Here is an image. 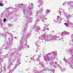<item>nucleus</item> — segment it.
<instances>
[{
	"label": "nucleus",
	"instance_id": "f257e3e1",
	"mask_svg": "<svg viewBox=\"0 0 73 73\" xmlns=\"http://www.w3.org/2000/svg\"><path fill=\"white\" fill-rule=\"evenodd\" d=\"M24 5L23 4L19 3L18 4V7H16L15 8V9H16V10H17L19 8H17L19 7H21V8H22L23 7V11L24 14V17H25L26 18V21H27V17H30V18H32V20L33 19V18L29 16L26 15L25 14V12H27L29 16H32V15H33L32 10L33 9V3H31V5L29 6L28 10V9H27V8H25V5Z\"/></svg>",
	"mask_w": 73,
	"mask_h": 73
},
{
	"label": "nucleus",
	"instance_id": "f03ea898",
	"mask_svg": "<svg viewBox=\"0 0 73 73\" xmlns=\"http://www.w3.org/2000/svg\"><path fill=\"white\" fill-rule=\"evenodd\" d=\"M57 52H52L47 54L44 56V60L45 61H47L49 60H53L56 58L57 55Z\"/></svg>",
	"mask_w": 73,
	"mask_h": 73
},
{
	"label": "nucleus",
	"instance_id": "7ed1b4c3",
	"mask_svg": "<svg viewBox=\"0 0 73 73\" xmlns=\"http://www.w3.org/2000/svg\"><path fill=\"white\" fill-rule=\"evenodd\" d=\"M25 33H26V32L24 31V30H23L21 32V35H22L23 36L22 38V40L20 41V44L21 45H23L24 46H26L27 45V41L26 40L28 38H29L30 37V36H29V35H31V33H29L27 34L25 36V38L24 37V34Z\"/></svg>",
	"mask_w": 73,
	"mask_h": 73
},
{
	"label": "nucleus",
	"instance_id": "20e7f679",
	"mask_svg": "<svg viewBox=\"0 0 73 73\" xmlns=\"http://www.w3.org/2000/svg\"><path fill=\"white\" fill-rule=\"evenodd\" d=\"M21 46H20V48H10V50L11 52H13L12 53H11L9 52L8 54H7L6 55L3 56L4 57V58H5L6 57H9V56H13L14 54H17V51L19 50V49H21Z\"/></svg>",
	"mask_w": 73,
	"mask_h": 73
},
{
	"label": "nucleus",
	"instance_id": "39448f33",
	"mask_svg": "<svg viewBox=\"0 0 73 73\" xmlns=\"http://www.w3.org/2000/svg\"><path fill=\"white\" fill-rule=\"evenodd\" d=\"M52 35H47V33H45L40 36L39 37V39L42 40H45L47 41H49L52 40L53 39L52 38Z\"/></svg>",
	"mask_w": 73,
	"mask_h": 73
},
{
	"label": "nucleus",
	"instance_id": "423d86ee",
	"mask_svg": "<svg viewBox=\"0 0 73 73\" xmlns=\"http://www.w3.org/2000/svg\"><path fill=\"white\" fill-rule=\"evenodd\" d=\"M50 64L51 65H52V66H53L54 68H56L58 67L59 69H60L62 71H65L66 70V69L65 68H62L58 64L57 62H54L53 61H51L50 62Z\"/></svg>",
	"mask_w": 73,
	"mask_h": 73
},
{
	"label": "nucleus",
	"instance_id": "0eeeda50",
	"mask_svg": "<svg viewBox=\"0 0 73 73\" xmlns=\"http://www.w3.org/2000/svg\"><path fill=\"white\" fill-rule=\"evenodd\" d=\"M36 17L37 18L36 20V22H38L40 20V19H41V20L43 22H45V20L43 19H45V20H47V19H48L46 16L42 17L41 15L37 14H36Z\"/></svg>",
	"mask_w": 73,
	"mask_h": 73
},
{
	"label": "nucleus",
	"instance_id": "6e6552de",
	"mask_svg": "<svg viewBox=\"0 0 73 73\" xmlns=\"http://www.w3.org/2000/svg\"><path fill=\"white\" fill-rule=\"evenodd\" d=\"M26 18H27V19L26 20V24L25 26L24 31V32H26V31H27V28L28 27V26L27 25L28 24V23H30V21L31 22L32 21V18H29L26 17Z\"/></svg>",
	"mask_w": 73,
	"mask_h": 73
},
{
	"label": "nucleus",
	"instance_id": "1a4fd4ad",
	"mask_svg": "<svg viewBox=\"0 0 73 73\" xmlns=\"http://www.w3.org/2000/svg\"><path fill=\"white\" fill-rule=\"evenodd\" d=\"M9 40V42H8L6 44H4L3 45V46H6L5 48L6 49H8V48H9V47L10 46H12V42H11V38H8Z\"/></svg>",
	"mask_w": 73,
	"mask_h": 73
},
{
	"label": "nucleus",
	"instance_id": "9d476101",
	"mask_svg": "<svg viewBox=\"0 0 73 73\" xmlns=\"http://www.w3.org/2000/svg\"><path fill=\"white\" fill-rule=\"evenodd\" d=\"M40 64L41 65V66L42 68H44L43 70V71H45V70H48V71H50V72H54L55 71V69H48V68H47L46 67H45L44 66V65L43 64V62H41L40 63Z\"/></svg>",
	"mask_w": 73,
	"mask_h": 73
},
{
	"label": "nucleus",
	"instance_id": "9b49d317",
	"mask_svg": "<svg viewBox=\"0 0 73 73\" xmlns=\"http://www.w3.org/2000/svg\"><path fill=\"white\" fill-rule=\"evenodd\" d=\"M33 28L35 29V31L36 32L37 34L39 33V31L40 30V27L38 26H37L36 25H35L34 27Z\"/></svg>",
	"mask_w": 73,
	"mask_h": 73
},
{
	"label": "nucleus",
	"instance_id": "f8f14e48",
	"mask_svg": "<svg viewBox=\"0 0 73 73\" xmlns=\"http://www.w3.org/2000/svg\"><path fill=\"white\" fill-rule=\"evenodd\" d=\"M61 15L60 16V17L59 16H58L57 17V19H55L54 20V22L55 23H57L58 22V23H60L61 22V21L62 20V19H61Z\"/></svg>",
	"mask_w": 73,
	"mask_h": 73
},
{
	"label": "nucleus",
	"instance_id": "ddd939ff",
	"mask_svg": "<svg viewBox=\"0 0 73 73\" xmlns=\"http://www.w3.org/2000/svg\"><path fill=\"white\" fill-rule=\"evenodd\" d=\"M13 61H14V60L12 58H10L9 59V65L7 67V68H8V69L10 68L11 66H12V62Z\"/></svg>",
	"mask_w": 73,
	"mask_h": 73
},
{
	"label": "nucleus",
	"instance_id": "4468645a",
	"mask_svg": "<svg viewBox=\"0 0 73 73\" xmlns=\"http://www.w3.org/2000/svg\"><path fill=\"white\" fill-rule=\"evenodd\" d=\"M60 9V12H59V13H60V15H61V13H62V12H63L62 13L64 15L65 17H68L69 15H68V13L65 12H64V10H63L62 9Z\"/></svg>",
	"mask_w": 73,
	"mask_h": 73
},
{
	"label": "nucleus",
	"instance_id": "2eb2a0df",
	"mask_svg": "<svg viewBox=\"0 0 73 73\" xmlns=\"http://www.w3.org/2000/svg\"><path fill=\"white\" fill-rule=\"evenodd\" d=\"M65 35H69V33L66 32L65 31H64L62 32L61 33V36H64Z\"/></svg>",
	"mask_w": 73,
	"mask_h": 73
},
{
	"label": "nucleus",
	"instance_id": "dca6fc26",
	"mask_svg": "<svg viewBox=\"0 0 73 73\" xmlns=\"http://www.w3.org/2000/svg\"><path fill=\"white\" fill-rule=\"evenodd\" d=\"M55 37L56 38V40H61V39L62 40L63 39L62 37H60V36H56Z\"/></svg>",
	"mask_w": 73,
	"mask_h": 73
},
{
	"label": "nucleus",
	"instance_id": "f3484780",
	"mask_svg": "<svg viewBox=\"0 0 73 73\" xmlns=\"http://www.w3.org/2000/svg\"><path fill=\"white\" fill-rule=\"evenodd\" d=\"M44 11V9H43V8H42L40 9V11H38L36 12V14L38 15H39V14H41V13H42V11Z\"/></svg>",
	"mask_w": 73,
	"mask_h": 73
},
{
	"label": "nucleus",
	"instance_id": "a211bd4d",
	"mask_svg": "<svg viewBox=\"0 0 73 73\" xmlns=\"http://www.w3.org/2000/svg\"><path fill=\"white\" fill-rule=\"evenodd\" d=\"M36 68H33V73H42V71H40V72H39L38 71H36Z\"/></svg>",
	"mask_w": 73,
	"mask_h": 73
},
{
	"label": "nucleus",
	"instance_id": "6ab92c4d",
	"mask_svg": "<svg viewBox=\"0 0 73 73\" xmlns=\"http://www.w3.org/2000/svg\"><path fill=\"white\" fill-rule=\"evenodd\" d=\"M50 12V10L47 9L46 11L44 13V15H46L48 13H49Z\"/></svg>",
	"mask_w": 73,
	"mask_h": 73
},
{
	"label": "nucleus",
	"instance_id": "aec40b11",
	"mask_svg": "<svg viewBox=\"0 0 73 73\" xmlns=\"http://www.w3.org/2000/svg\"><path fill=\"white\" fill-rule=\"evenodd\" d=\"M20 64H21V62H20V60H18L17 62V64L16 65H15V66L17 67V66L19 65Z\"/></svg>",
	"mask_w": 73,
	"mask_h": 73
},
{
	"label": "nucleus",
	"instance_id": "412c9836",
	"mask_svg": "<svg viewBox=\"0 0 73 73\" xmlns=\"http://www.w3.org/2000/svg\"><path fill=\"white\" fill-rule=\"evenodd\" d=\"M67 23H65L64 25H65L66 26L68 27L69 25V24H70V22L67 21Z\"/></svg>",
	"mask_w": 73,
	"mask_h": 73
},
{
	"label": "nucleus",
	"instance_id": "4be33fe9",
	"mask_svg": "<svg viewBox=\"0 0 73 73\" xmlns=\"http://www.w3.org/2000/svg\"><path fill=\"white\" fill-rule=\"evenodd\" d=\"M38 2H40V5H42L43 4H44V2H43L42 0H38Z\"/></svg>",
	"mask_w": 73,
	"mask_h": 73
},
{
	"label": "nucleus",
	"instance_id": "5701e85b",
	"mask_svg": "<svg viewBox=\"0 0 73 73\" xmlns=\"http://www.w3.org/2000/svg\"><path fill=\"white\" fill-rule=\"evenodd\" d=\"M68 4H69L70 6H73V1L69 2L68 3Z\"/></svg>",
	"mask_w": 73,
	"mask_h": 73
},
{
	"label": "nucleus",
	"instance_id": "b1692460",
	"mask_svg": "<svg viewBox=\"0 0 73 73\" xmlns=\"http://www.w3.org/2000/svg\"><path fill=\"white\" fill-rule=\"evenodd\" d=\"M5 34L3 33L2 34H0V35H1V36H4V37L5 38H6V36H5Z\"/></svg>",
	"mask_w": 73,
	"mask_h": 73
},
{
	"label": "nucleus",
	"instance_id": "393cba45",
	"mask_svg": "<svg viewBox=\"0 0 73 73\" xmlns=\"http://www.w3.org/2000/svg\"><path fill=\"white\" fill-rule=\"evenodd\" d=\"M1 60H2V61L3 60V59H1V58H0V62L1 67V70H1V69H2V66H1Z\"/></svg>",
	"mask_w": 73,
	"mask_h": 73
},
{
	"label": "nucleus",
	"instance_id": "a878e982",
	"mask_svg": "<svg viewBox=\"0 0 73 73\" xmlns=\"http://www.w3.org/2000/svg\"><path fill=\"white\" fill-rule=\"evenodd\" d=\"M7 34L9 35H10V36H11V37H13V35H12V34H11V33H7Z\"/></svg>",
	"mask_w": 73,
	"mask_h": 73
},
{
	"label": "nucleus",
	"instance_id": "bb28decb",
	"mask_svg": "<svg viewBox=\"0 0 73 73\" xmlns=\"http://www.w3.org/2000/svg\"><path fill=\"white\" fill-rule=\"evenodd\" d=\"M4 71H5L7 69L6 68V66L5 65L4 66Z\"/></svg>",
	"mask_w": 73,
	"mask_h": 73
},
{
	"label": "nucleus",
	"instance_id": "cd10ccee",
	"mask_svg": "<svg viewBox=\"0 0 73 73\" xmlns=\"http://www.w3.org/2000/svg\"><path fill=\"white\" fill-rule=\"evenodd\" d=\"M3 5H4V4L2 3H0V6L1 7H3Z\"/></svg>",
	"mask_w": 73,
	"mask_h": 73
},
{
	"label": "nucleus",
	"instance_id": "c85d7f7f",
	"mask_svg": "<svg viewBox=\"0 0 73 73\" xmlns=\"http://www.w3.org/2000/svg\"><path fill=\"white\" fill-rule=\"evenodd\" d=\"M47 30H48V31L49 30V29L48 28H46V29H44L43 30V31H45V30L47 31Z\"/></svg>",
	"mask_w": 73,
	"mask_h": 73
},
{
	"label": "nucleus",
	"instance_id": "c756f323",
	"mask_svg": "<svg viewBox=\"0 0 73 73\" xmlns=\"http://www.w3.org/2000/svg\"><path fill=\"white\" fill-rule=\"evenodd\" d=\"M6 20H7L6 19H4L3 21V22H5V21H6Z\"/></svg>",
	"mask_w": 73,
	"mask_h": 73
},
{
	"label": "nucleus",
	"instance_id": "7c9ffc66",
	"mask_svg": "<svg viewBox=\"0 0 73 73\" xmlns=\"http://www.w3.org/2000/svg\"><path fill=\"white\" fill-rule=\"evenodd\" d=\"M35 43L36 45V46H37L38 45V42H36Z\"/></svg>",
	"mask_w": 73,
	"mask_h": 73
},
{
	"label": "nucleus",
	"instance_id": "2f4dec72",
	"mask_svg": "<svg viewBox=\"0 0 73 73\" xmlns=\"http://www.w3.org/2000/svg\"><path fill=\"white\" fill-rule=\"evenodd\" d=\"M31 59L32 60H35V58H34L33 57H32L31 58Z\"/></svg>",
	"mask_w": 73,
	"mask_h": 73
},
{
	"label": "nucleus",
	"instance_id": "473e14b6",
	"mask_svg": "<svg viewBox=\"0 0 73 73\" xmlns=\"http://www.w3.org/2000/svg\"><path fill=\"white\" fill-rule=\"evenodd\" d=\"M8 25L9 26V27H11L12 26V25L10 23L8 24Z\"/></svg>",
	"mask_w": 73,
	"mask_h": 73
},
{
	"label": "nucleus",
	"instance_id": "72a5a7b5",
	"mask_svg": "<svg viewBox=\"0 0 73 73\" xmlns=\"http://www.w3.org/2000/svg\"><path fill=\"white\" fill-rule=\"evenodd\" d=\"M31 30L30 31V32H32V31H33V29H32V28H31Z\"/></svg>",
	"mask_w": 73,
	"mask_h": 73
},
{
	"label": "nucleus",
	"instance_id": "f704fd0d",
	"mask_svg": "<svg viewBox=\"0 0 73 73\" xmlns=\"http://www.w3.org/2000/svg\"><path fill=\"white\" fill-rule=\"evenodd\" d=\"M66 3H67L66 2H65V3H64L62 5H64V4H66Z\"/></svg>",
	"mask_w": 73,
	"mask_h": 73
},
{
	"label": "nucleus",
	"instance_id": "c9c22d12",
	"mask_svg": "<svg viewBox=\"0 0 73 73\" xmlns=\"http://www.w3.org/2000/svg\"><path fill=\"white\" fill-rule=\"evenodd\" d=\"M41 56V54H40L39 56H38V58H39V57H40Z\"/></svg>",
	"mask_w": 73,
	"mask_h": 73
},
{
	"label": "nucleus",
	"instance_id": "e433bc0d",
	"mask_svg": "<svg viewBox=\"0 0 73 73\" xmlns=\"http://www.w3.org/2000/svg\"><path fill=\"white\" fill-rule=\"evenodd\" d=\"M37 60L38 61H40V60H39V59L38 58H37Z\"/></svg>",
	"mask_w": 73,
	"mask_h": 73
},
{
	"label": "nucleus",
	"instance_id": "4c0bfd02",
	"mask_svg": "<svg viewBox=\"0 0 73 73\" xmlns=\"http://www.w3.org/2000/svg\"><path fill=\"white\" fill-rule=\"evenodd\" d=\"M44 25H45V26H44V28H45V27H46V25L45 24H44Z\"/></svg>",
	"mask_w": 73,
	"mask_h": 73
},
{
	"label": "nucleus",
	"instance_id": "58836bf2",
	"mask_svg": "<svg viewBox=\"0 0 73 73\" xmlns=\"http://www.w3.org/2000/svg\"><path fill=\"white\" fill-rule=\"evenodd\" d=\"M27 48H29V46H27Z\"/></svg>",
	"mask_w": 73,
	"mask_h": 73
},
{
	"label": "nucleus",
	"instance_id": "ea45409f",
	"mask_svg": "<svg viewBox=\"0 0 73 73\" xmlns=\"http://www.w3.org/2000/svg\"><path fill=\"white\" fill-rule=\"evenodd\" d=\"M40 5H39L38 6V7H39V8H40Z\"/></svg>",
	"mask_w": 73,
	"mask_h": 73
},
{
	"label": "nucleus",
	"instance_id": "a19ab883",
	"mask_svg": "<svg viewBox=\"0 0 73 73\" xmlns=\"http://www.w3.org/2000/svg\"><path fill=\"white\" fill-rule=\"evenodd\" d=\"M71 38H73V35H72Z\"/></svg>",
	"mask_w": 73,
	"mask_h": 73
},
{
	"label": "nucleus",
	"instance_id": "79ce46f5",
	"mask_svg": "<svg viewBox=\"0 0 73 73\" xmlns=\"http://www.w3.org/2000/svg\"><path fill=\"white\" fill-rule=\"evenodd\" d=\"M14 38H17V37H15Z\"/></svg>",
	"mask_w": 73,
	"mask_h": 73
},
{
	"label": "nucleus",
	"instance_id": "37998d69",
	"mask_svg": "<svg viewBox=\"0 0 73 73\" xmlns=\"http://www.w3.org/2000/svg\"><path fill=\"white\" fill-rule=\"evenodd\" d=\"M2 53V52H0V54H1Z\"/></svg>",
	"mask_w": 73,
	"mask_h": 73
},
{
	"label": "nucleus",
	"instance_id": "c03bdc74",
	"mask_svg": "<svg viewBox=\"0 0 73 73\" xmlns=\"http://www.w3.org/2000/svg\"><path fill=\"white\" fill-rule=\"evenodd\" d=\"M10 7H9L8 8H7V9H10Z\"/></svg>",
	"mask_w": 73,
	"mask_h": 73
},
{
	"label": "nucleus",
	"instance_id": "a18cd8bd",
	"mask_svg": "<svg viewBox=\"0 0 73 73\" xmlns=\"http://www.w3.org/2000/svg\"><path fill=\"white\" fill-rule=\"evenodd\" d=\"M36 61V60H34V62H35V61Z\"/></svg>",
	"mask_w": 73,
	"mask_h": 73
},
{
	"label": "nucleus",
	"instance_id": "49530a36",
	"mask_svg": "<svg viewBox=\"0 0 73 73\" xmlns=\"http://www.w3.org/2000/svg\"><path fill=\"white\" fill-rule=\"evenodd\" d=\"M57 60H58V59H57Z\"/></svg>",
	"mask_w": 73,
	"mask_h": 73
},
{
	"label": "nucleus",
	"instance_id": "de8ad7c7",
	"mask_svg": "<svg viewBox=\"0 0 73 73\" xmlns=\"http://www.w3.org/2000/svg\"><path fill=\"white\" fill-rule=\"evenodd\" d=\"M3 37H4V36H3Z\"/></svg>",
	"mask_w": 73,
	"mask_h": 73
},
{
	"label": "nucleus",
	"instance_id": "09e8293b",
	"mask_svg": "<svg viewBox=\"0 0 73 73\" xmlns=\"http://www.w3.org/2000/svg\"><path fill=\"white\" fill-rule=\"evenodd\" d=\"M26 57H28V56H26Z\"/></svg>",
	"mask_w": 73,
	"mask_h": 73
},
{
	"label": "nucleus",
	"instance_id": "8fccbe9b",
	"mask_svg": "<svg viewBox=\"0 0 73 73\" xmlns=\"http://www.w3.org/2000/svg\"><path fill=\"white\" fill-rule=\"evenodd\" d=\"M7 35H6V36Z\"/></svg>",
	"mask_w": 73,
	"mask_h": 73
}]
</instances>
